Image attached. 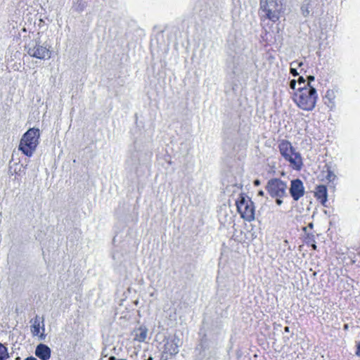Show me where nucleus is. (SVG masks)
Wrapping results in <instances>:
<instances>
[{"label": "nucleus", "instance_id": "a211bd4d", "mask_svg": "<svg viewBox=\"0 0 360 360\" xmlns=\"http://www.w3.org/2000/svg\"><path fill=\"white\" fill-rule=\"evenodd\" d=\"M302 12L304 16H307L309 14V11L308 8H305L304 6L302 7Z\"/></svg>", "mask_w": 360, "mask_h": 360}, {"label": "nucleus", "instance_id": "a878e982", "mask_svg": "<svg viewBox=\"0 0 360 360\" xmlns=\"http://www.w3.org/2000/svg\"><path fill=\"white\" fill-rule=\"evenodd\" d=\"M254 184H255V186H259V185H260V181H259V179H256V180H255V181H254Z\"/></svg>", "mask_w": 360, "mask_h": 360}, {"label": "nucleus", "instance_id": "7c9ffc66", "mask_svg": "<svg viewBox=\"0 0 360 360\" xmlns=\"http://www.w3.org/2000/svg\"><path fill=\"white\" fill-rule=\"evenodd\" d=\"M312 247H313V248H314V249H316V245H312Z\"/></svg>", "mask_w": 360, "mask_h": 360}, {"label": "nucleus", "instance_id": "b1692460", "mask_svg": "<svg viewBox=\"0 0 360 360\" xmlns=\"http://www.w3.org/2000/svg\"><path fill=\"white\" fill-rule=\"evenodd\" d=\"M297 66V61H292L290 63V68H295Z\"/></svg>", "mask_w": 360, "mask_h": 360}, {"label": "nucleus", "instance_id": "c85d7f7f", "mask_svg": "<svg viewBox=\"0 0 360 360\" xmlns=\"http://www.w3.org/2000/svg\"><path fill=\"white\" fill-rule=\"evenodd\" d=\"M284 330H285V332L288 333V332H289V327H288V326H287V327H285V328H284Z\"/></svg>", "mask_w": 360, "mask_h": 360}, {"label": "nucleus", "instance_id": "9b49d317", "mask_svg": "<svg viewBox=\"0 0 360 360\" xmlns=\"http://www.w3.org/2000/svg\"><path fill=\"white\" fill-rule=\"evenodd\" d=\"M285 159L290 163V165L297 170H300L302 166V159L299 153L294 151Z\"/></svg>", "mask_w": 360, "mask_h": 360}, {"label": "nucleus", "instance_id": "6e6552de", "mask_svg": "<svg viewBox=\"0 0 360 360\" xmlns=\"http://www.w3.org/2000/svg\"><path fill=\"white\" fill-rule=\"evenodd\" d=\"M131 337L132 342L136 345L138 343V347L140 349V344L146 342L148 337V329L144 326L141 325L137 328H135L131 333Z\"/></svg>", "mask_w": 360, "mask_h": 360}, {"label": "nucleus", "instance_id": "f3484780", "mask_svg": "<svg viewBox=\"0 0 360 360\" xmlns=\"http://www.w3.org/2000/svg\"><path fill=\"white\" fill-rule=\"evenodd\" d=\"M297 83H298L299 87L307 86V84H305V79L302 77H299Z\"/></svg>", "mask_w": 360, "mask_h": 360}, {"label": "nucleus", "instance_id": "20e7f679", "mask_svg": "<svg viewBox=\"0 0 360 360\" xmlns=\"http://www.w3.org/2000/svg\"><path fill=\"white\" fill-rule=\"evenodd\" d=\"M236 207L240 217L248 221L255 219V207L253 202L242 195L236 200Z\"/></svg>", "mask_w": 360, "mask_h": 360}, {"label": "nucleus", "instance_id": "f8f14e48", "mask_svg": "<svg viewBox=\"0 0 360 360\" xmlns=\"http://www.w3.org/2000/svg\"><path fill=\"white\" fill-rule=\"evenodd\" d=\"M51 353V349L44 344H39L35 349V355L41 360H49Z\"/></svg>", "mask_w": 360, "mask_h": 360}, {"label": "nucleus", "instance_id": "c756f323", "mask_svg": "<svg viewBox=\"0 0 360 360\" xmlns=\"http://www.w3.org/2000/svg\"><path fill=\"white\" fill-rule=\"evenodd\" d=\"M344 328H345V329H347L348 328V326L346 324V325H345Z\"/></svg>", "mask_w": 360, "mask_h": 360}, {"label": "nucleus", "instance_id": "f03ea898", "mask_svg": "<svg viewBox=\"0 0 360 360\" xmlns=\"http://www.w3.org/2000/svg\"><path fill=\"white\" fill-rule=\"evenodd\" d=\"M283 8V0H259V12L262 20L267 19L276 22L279 20Z\"/></svg>", "mask_w": 360, "mask_h": 360}, {"label": "nucleus", "instance_id": "cd10ccee", "mask_svg": "<svg viewBox=\"0 0 360 360\" xmlns=\"http://www.w3.org/2000/svg\"><path fill=\"white\" fill-rule=\"evenodd\" d=\"M302 65H303L302 62H297V67H301V66H302Z\"/></svg>", "mask_w": 360, "mask_h": 360}, {"label": "nucleus", "instance_id": "39448f33", "mask_svg": "<svg viewBox=\"0 0 360 360\" xmlns=\"http://www.w3.org/2000/svg\"><path fill=\"white\" fill-rule=\"evenodd\" d=\"M266 189L272 198H283L286 195L287 184L279 179H270Z\"/></svg>", "mask_w": 360, "mask_h": 360}, {"label": "nucleus", "instance_id": "5701e85b", "mask_svg": "<svg viewBox=\"0 0 360 360\" xmlns=\"http://www.w3.org/2000/svg\"><path fill=\"white\" fill-rule=\"evenodd\" d=\"M356 354L359 356H360V342H359L358 345H357V349H356Z\"/></svg>", "mask_w": 360, "mask_h": 360}, {"label": "nucleus", "instance_id": "6ab92c4d", "mask_svg": "<svg viewBox=\"0 0 360 360\" xmlns=\"http://www.w3.org/2000/svg\"><path fill=\"white\" fill-rule=\"evenodd\" d=\"M296 85H297V81L296 80L292 79V80L290 81V87L292 89H296Z\"/></svg>", "mask_w": 360, "mask_h": 360}, {"label": "nucleus", "instance_id": "aec40b11", "mask_svg": "<svg viewBox=\"0 0 360 360\" xmlns=\"http://www.w3.org/2000/svg\"><path fill=\"white\" fill-rule=\"evenodd\" d=\"M290 72L295 77L298 75V72L295 68H290Z\"/></svg>", "mask_w": 360, "mask_h": 360}, {"label": "nucleus", "instance_id": "412c9836", "mask_svg": "<svg viewBox=\"0 0 360 360\" xmlns=\"http://www.w3.org/2000/svg\"><path fill=\"white\" fill-rule=\"evenodd\" d=\"M276 202L278 205H281L283 203L282 198H274Z\"/></svg>", "mask_w": 360, "mask_h": 360}, {"label": "nucleus", "instance_id": "9d476101", "mask_svg": "<svg viewBox=\"0 0 360 360\" xmlns=\"http://www.w3.org/2000/svg\"><path fill=\"white\" fill-rule=\"evenodd\" d=\"M179 345L176 340H168L164 346V354L166 355V358L168 356H173L179 352Z\"/></svg>", "mask_w": 360, "mask_h": 360}, {"label": "nucleus", "instance_id": "393cba45", "mask_svg": "<svg viewBox=\"0 0 360 360\" xmlns=\"http://www.w3.org/2000/svg\"><path fill=\"white\" fill-rule=\"evenodd\" d=\"M24 360H37V359L34 356H29V357H27L26 359H25Z\"/></svg>", "mask_w": 360, "mask_h": 360}, {"label": "nucleus", "instance_id": "dca6fc26", "mask_svg": "<svg viewBox=\"0 0 360 360\" xmlns=\"http://www.w3.org/2000/svg\"><path fill=\"white\" fill-rule=\"evenodd\" d=\"M9 357L8 348L0 342V360H7Z\"/></svg>", "mask_w": 360, "mask_h": 360}, {"label": "nucleus", "instance_id": "423d86ee", "mask_svg": "<svg viewBox=\"0 0 360 360\" xmlns=\"http://www.w3.org/2000/svg\"><path fill=\"white\" fill-rule=\"evenodd\" d=\"M27 52L29 56L41 60L51 58V51L46 46L41 45L39 42L30 43L27 46Z\"/></svg>", "mask_w": 360, "mask_h": 360}, {"label": "nucleus", "instance_id": "ddd939ff", "mask_svg": "<svg viewBox=\"0 0 360 360\" xmlns=\"http://www.w3.org/2000/svg\"><path fill=\"white\" fill-rule=\"evenodd\" d=\"M335 98L336 93L333 89H328L323 98L325 105L331 110L335 108Z\"/></svg>", "mask_w": 360, "mask_h": 360}, {"label": "nucleus", "instance_id": "2eb2a0df", "mask_svg": "<svg viewBox=\"0 0 360 360\" xmlns=\"http://www.w3.org/2000/svg\"><path fill=\"white\" fill-rule=\"evenodd\" d=\"M315 196L323 205L327 200V189L323 185L318 186L316 188Z\"/></svg>", "mask_w": 360, "mask_h": 360}, {"label": "nucleus", "instance_id": "4468645a", "mask_svg": "<svg viewBox=\"0 0 360 360\" xmlns=\"http://www.w3.org/2000/svg\"><path fill=\"white\" fill-rule=\"evenodd\" d=\"M279 150L281 154L284 158L295 151V149L292 148L291 143L286 141H283L279 144Z\"/></svg>", "mask_w": 360, "mask_h": 360}, {"label": "nucleus", "instance_id": "f257e3e1", "mask_svg": "<svg viewBox=\"0 0 360 360\" xmlns=\"http://www.w3.org/2000/svg\"><path fill=\"white\" fill-rule=\"evenodd\" d=\"M298 91L294 95V101L300 108L307 111L312 110L318 98L316 89L307 84V86L298 87Z\"/></svg>", "mask_w": 360, "mask_h": 360}, {"label": "nucleus", "instance_id": "0eeeda50", "mask_svg": "<svg viewBox=\"0 0 360 360\" xmlns=\"http://www.w3.org/2000/svg\"><path fill=\"white\" fill-rule=\"evenodd\" d=\"M30 331L34 337H38L39 340H43L45 339V327L44 320L43 317L37 315L30 321Z\"/></svg>", "mask_w": 360, "mask_h": 360}, {"label": "nucleus", "instance_id": "1a4fd4ad", "mask_svg": "<svg viewBox=\"0 0 360 360\" xmlns=\"http://www.w3.org/2000/svg\"><path fill=\"white\" fill-rule=\"evenodd\" d=\"M290 193L294 200H299L304 195V187L300 179L291 181Z\"/></svg>", "mask_w": 360, "mask_h": 360}, {"label": "nucleus", "instance_id": "4be33fe9", "mask_svg": "<svg viewBox=\"0 0 360 360\" xmlns=\"http://www.w3.org/2000/svg\"><path fill=\"white\" fill-rule=\"evenodd\" d=\"M307 79H308L307 84H309L310 85L311 82L314 80V77L310 75V76L308 77Z\"/></svg>", "mask_w": 360, "mask_h": 360}, {"label": "nucleus", "instance_id": "7ed1b4c3", "mask_svg": "<svg viewBox=\"0 0 360 360\" xmlns=\"http://www.w3.org/2000/svg\"><path fill=\"white\" fill-rule=\"evenodd\" d=\"M39 137L40 131L39 129L31 128L28 129L20 139L18 150L27 157L32 156L39 144Z\"/></svg>", "mask_w": 360, "mask_h": 360}, {"label": "nucleus", "instance_id": "bb28decb", "mask_svg": "<svg viewBox=\"0 0 360 360\" xmlns=\"http://www.w3.org/2000/svg\"><path fill=\"white\" fill-rule=\"evenodd\" d=\"M264 195V193L263 191H259L258 192V195H261V196H263Z\"/></svg>", "mask_w": 360, "mask_h": 360}]
</instances>
